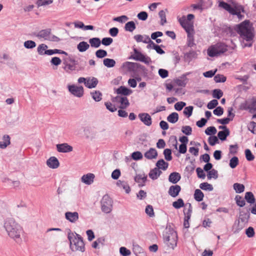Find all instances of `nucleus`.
<instances>
[{"mask_svg":"<svg viewBox=\"0 0 256 256\" xmlns=\"http://www.w3.org/2000/svg\"><path fill=\"white\" fill-rule=\"evenodd\" d=\"M250 218V214L248 212H246L243 210H240L238 220H236L234 226H236V232H238L243 228V226L240 224V221L244 224L247 223Z\"/></svg>","mask_w":256,"mask_h":256,"instance_id":"8","label":"nucleus"},{"mask_svg":"<svg viewBox=\"0 0 256 256\" xmlns=\"http://www.w3.org/2000/svg\"><path fill=\"white\" fill-rule=\"evenodd\" d=\"M66 218L71 222H75L78 219V212H68L65 213Z\"/></svg>","mask_w":256,"mask_h":256,"instance_id":"21","label":"nucleus"},{"mask_svg":"<svg viewBox=\"0 0 256 256\" xmlns=\"http://www.w3.org/2000/svg\"><path fill=\"white\" fill-rule=\"evenodd\" d=\"M216 129L214 126L207 128L204 131L205 134L208 136L214 135L216 133Z\"/></svg>","mask_w":256,"mask_h":256,"instance_id":"58","label":"nucleus"},{"mask_svg":"<svg viewBox=\"0 0 256 256\" xmlns=\"http://www.w3.org/2000/svg\"><path fill=\"white\" fill-rule=\"evenodd\" d=\"M204 197V193L199 189H196L194 191V198L197 202H202Z\"/></svg>","mask_w":256,"mask_h":256,"instance_id":"40","label":"nucleus"},{"mask_svg":"<svg viewBox=\"0 0 256 256\" xmlns=\"http://www.w3.org/2000/svg\"><path fill=\"white\" fill-rule=\"evenodd\" d=\"M115 92L118 94L127 96L130 95L132 92V91L125 86H120L116 90Z\"/></svg>","mask_w":256,"mask_h":256,"instance_id":"22","label":"nucleus"},{"mask_svg":"<svg viewBox=\"0 0 256 256\" xmlns=\"http://www.w3.org/2000/svg\"><path fill=\"white\" fill-rule=\"evenodd\" d=\"M190 73V72H189L184 74L180 76V78L177 79L176 80V84L178 86L184 87L186 86L188 80L186 78V76L189 75Z\"/></svg>","mask_w":256,"mask_h":256,"instance_id":"24","label":"nucleus"},{"mask_svg":"<svg viewBox=\"0 0 256 256\" xmlns=\"http://www.w3.org/2000/svg\"><path fill=\"white\" fill-rule=\"evenodd\" d=\"M162 173V172L158 168H155L150 170L148 176L152 180H156L158 178Z\"/></svg>","mask_w":256,"mask_h":256,"instance_id":"25","label":"nucleus"},{"mask_svg":"<svg viewBox=\"0 0 256 256\" xmlns=\"http://www.w3.org/2000/svg\"><path fill=\"white\" fill-rule=\"evenodd\" d=\"M181 190V187L178 184L171 186L168 190V194L172 198L176 197Z\"/></svg>","mask_w":256,"mask_h":256,"instance_id":"14","label":"nucleus"},{"mask_svg":"<svg viewBox=\"0 0 256 256\" xmlns=\"http://www.w3.org/2000/svg\"><path fill=\"white\" fill-rule=\"evenodd\" d=\"M244 109L245 110H248L250 113H254L256 112V99L252 101V102L249 104H246L244 107Z\"/></svg>","mask_w":256,"mask_h":256,"instance_id":"30","label":"nucleus"},{"mask_svg":"<svg viewBox=\"0 0 256 256\" xmlns=\"http://www.w3.org/2000/svg\"><path fill=\"white\" fill-rule=\"evenodd\" d=\"M233 188L236 193L240 194L244 191L245 186L243 184L234 183L233 184Z\"/></svg>","mask_w":256,"mask_h":256,"instance_id":"42","label":"nucleus"},{"mask_svg":"<svg viewBox=\"0 0 256 256\" xmlns=\"http://www.w3.org/2000/svg\"><path fill=\"white\" fill-rule=\"evenodd\" d=\"M244 200L245 201L250 204H254L256 202L254 194L251 192H248L245 193Z\"/></svg>","mask_w":256,"mask_h":256,"instance_id":"29","label":"nucleus"},{"mask_svg":"<svg viewBox=\"0 0 256 256\" xmlns=\"http://www.w3.org/2000/svg\"><path fill=\"white\" fill-rule=\"evenodd\" d=\"M51 32V28H48L40 30L36 36L38 38H42L45 40L56 42L60 41V38L52 34Z\"/></svg>","mask_w":256,"mask_h":256,"instance_id":"6","label":"nucleus"},{"mask_svg":"<svg viewBox=\"0 0 256 256\" xmlns=\"http://www.w3.org/2000/svg\"><path fill=\"white\" fill-rule=\"evenodd\" d=\"M222 32L230 36H234L236 35L235 27L226 26L223 28Z\"/></svg>","mask_w":256,"mask_h":256,"instance_id":"31","label":"nucleus"},{"mask_svg":"<svg viewBox=\"0 0 256 256\" xmlns=\"http://www.w3.org/2000/svg\"><path fill=\"white\" fill-rule=\"evenodd\" d=\"M89 43L92 47L98 48L101 44V40L98 38H92L89 40Z\"/></svg>","mask_w":256,"mask_h":256,"instance_id":"37","label":"nucleus"},{"mask_svg":"<svg viewBox=\"0 0 256 256\" xmlns=\"http://www.w3.org/2000/svg\"><path fill=\"white\" fill-rule=\"evenodd\" d=\"M158 156V152L154 148H150L144 154V156L148 160L156 158Z\"/></svg>","mask_w":256,"mask_h":256,"instance_id":"18","label":"nucleus"},{"mask_svg":"<svg viewBox=\"0 0 256 256\" xmlns=\"http://www.w3.org/2000/svg\"><path fill=\"white\" fill-rule=\"evenodd\" d=\"M113 200L108 194L104 195L100 200L102 211L106 214L110 213L112 210Z\"/></svg>","mask_w":256,"mask_h":256,"instance_id":"5","label":"nucleus"},{"mask_svg":"<svg viewBox=\"0 0 256 256\" xmlns=\"http://www.w3.org/2000/svg\"><path fill=\"white\" fill-rule=\"evenodd\" d=\"M235 30L236 33L238 34L242 38L248 42L252 40L254 36L250 28L248 20H245L240 24L236 25Z\"/></svg>","mask_w":256,"mask_h":256,"instance_id":"4","label":"nucleus"},{"mask_svg":"<svg viewBox=\"0 0 256 256\" xmlns=\"http://www.w3.org/2000/svg\"><path fill=\"white\" fill-rule=\"evenodd\" d=\"M132 250L136 256H145L143 248L137 244H133Z\"/></svg>","mask_w":256,"mask_h":256,"instance_id":"27","label":"nucleus"},{"mask_svg":"<svg viewBox=\"0 0 256 256\" xmlns=\"http://www.w3.org/2000/svg\"><path fill=\"white\" fill-rule=\"evenodd\" d=\"M68 238L70 241V248L72 251L83 252L85 250L84 244L81 236L68 230Z\"/></svg>","mask_w":256,"mask_h":256,"instance_id":"2","label":"nucleus"},{"mask_svg":"<svg viewBox=\"0 0 256 256\" xmlns=\"http://www.w3.org/2000/svg\"><path fill=\"white\" fill-rule=\"evenodd\" d=\"M90 94L96 102H100L102 99V94L99 90L91 92Z\"/></svg>","mask_w":256,"mask_h":256,"instance_id":"48","label":"nucleus"},{"mask_svg":"<svg viewBox=\"0 0 256 256\" xmlns=\"http://www.w3.org/2000/svg\"><path fill=\"white\" fill-rule=\"evenodd\" d=\"M207 177L208 180H210L212 178L216 179L218 178V171L214 169H212L211 170L208 172Z\"/></svg>","mask_w":256,"mask_h":256,"instance_id":"61","label":"nucleus"},{"mask_svg":"<svg viewBox=\"0 0 256 256\" xmlns=\"http://www.w3.org/2000/svg\"><path fill=\"white\" fill-rule=\"evenodd\" d=\"M131 158L134 160H139L142 158L143 156L140 152L136 151L131 154Z\"/></svg>","mask_w":256,"mask_h":256,"instance_id":"53","label":"nucleus"},{"mask_svg":"<svg viewBox=\"0 0 256 256\" xmlns=\"http://www.w3.org/2000/svg\"><path fill=\"white\" fill-rule=\"evenodd\" d=\"M214 80L216 82H224L226 80V78L224 75L218 74L214 76Z\"/></svg>","mask_w":256,"mask_h":256,"instance_id":"59","label":"nucleus"},{"mask_svg":"<svg viewBox=\"0 0 256 256\" xmlns=\"http://www.w3.org/2000/svg\"><path fill=\"white\" fill-rule=\"evenodd\" d=\"M230 130H224L219 131L218 133L217 137L222 141H224L226 140V138L230 135Z\"/></svg>","mask_w":256,"mask_h":256,"instance_id":"33","label":"nucleus"},{"mask_svg":"<svg viewBox=\"0 0 256 256\" xmlns=\"http://www.w3.org/2000/svg\"><path fill=\"white\" fill-rule=\"evenodd\" d=\"M244 154L248 161L250 162L254 159V156L250 149H246L244 151Z\"/></svg>","mask_w":256,"mask_h":256,"instance_id":"60","label":"nucleus"},{"mask_svg":"<svg viewBox=\"0 0 256 256\" xmlns=\"http://www.w3.org/2000/svg\"><path fill=\"white\" fill-rule=\"evenodd\" d=\"M141 122L146 126H150L152 124V119L150 115L148 113H140L138 115Z\"/></svg>","mask_w":256,"mask_h":256,"instance_id":"13","label":"nucleus"},{"mask_svg":"<svg viewBox=\"0 0 256 256\" xmlns=\"http://www.w3.org/2000/svg\"><path fill=\"white\" fill-rule=\"evenodd\" d=\"M140 65L139 63L126 62L122 64V68H126L129 72L136 74L138 72Z\"/></svg>","mask_w":256,"mask_h":256,"instance_id":"10","label":"nucleus"},{"mask_svg":"<svg viewBox=\"0 0 256 256\" xmlns=\"http://www.w3.org/2000/svg\"><path fill=\"white\" fill-rule=\"evenodd\" d=\"M248 130L253 134H256V122H250L248 126Z\"/></svg>","mask_w":256,"mask_h":256,"instance_id":"64","label":"nucleus"},{"mask_svg":"<svg viewBox=\"0 0 256 256\" xmlns=\"http://www.w3.org/2000/svg\"><path fill=\"white\" fill-rule=\"evenodd\" d=\"M47 166L52 169L58 168L60 166L58 159L55 156H51L46 160Z\"/></svg>","mask_w":256,"mask_h":256,"instance_id":"16","label":"nucleus"},{"mask_svg":"<svg viewBox=\"0 0 256 256\" xmlns=\"http://www.w3.org/2000/svg\"><path fill=\"white\" fill-rule=\"evenodd\" d=\"M56 150L58 152L68 153L72 151L73 148L68 143L58 144L56 145Z\"/></svg>","mask_w":256,"mask_h":256,"instance_id":"12","label":"nucleus"},{"mask_svg":"<svg viewBox=\"0 0 256 256\" xmlns=\"http://www.w3.org/2000/svg\"><path fill=\"white\" fill-rule=\"evenodd\" d=\"M194 32H192V34H188L187 35V42L186 44L188 46L192 48L194 46H196V44L194 42Z\"/></svg>","mask_w":256,"mask_h":256,"instance_id":"47","label":"nucleus"},{"mask_svg":"<svg viewBox=\"0 0 256 256\" xmlns=\"http://www.w3.org/2000/svg\"><path fill=\"white\" fill-rule=\"evenodd\" d=\"M124 28L126 31L132 32L136 28V26L134 21H130L125 24Z\"/></svg>","mask_w":256,"mask_h":256,"instance_id":"38","label":"nucleus"},{"mask_svg":"<svg viewBox=\"0 0 256 256\" xmlns=\"http://www.w3.org/2000/svg\"><path fill=\"white\" fill-rule=\"evenodd\" d=\"M156 166L158 170L162 169L165 170L168 168V164L163 159H160L156 162Z\"/></svg>","mask_w":256,"mask_h":256,"instance_id":"34","label":"nucleus"},{"mask_svg":"<svg viewBox=\"0 0 256 256\" xmlns=\"http://www.w3.org/2000/svg\"><path fill=\"white\" fill-rule=\"evenodd\" d=\"M142 74V76L146 80L150 79V78L148 76V70L143 65H140L138 72Z\"/></svg>","mask_w":256,"mask_h":256,"instance_id":"43","label":"nucleus"},{"mask_svg":"<svg viewBox=\"0 0 256 256\" xmlns=\"http://www.w3.org/2000/svg\"><path fill=\"white\" fill-rule=\"evenodd\" d=\"M119 102L120 103V108L121 109H124L130 106V102L126 96H122Z\"/></svg>","mask_w":256,"mask_h":256,"instance_id":"44","label":"nucleus"},{"mask_svg":"<svg viewBox=\"0 0 256 256\" xmlns=\"http://www.w3.org/2000/svg\"><path fill=\"white\" fill-rule=\"evenodd\" d=\"M116 185L118 187L122 188L126 194H129L130 192V188L127 182L119 180L117 181Z\"/></svg>","mask_w":256,"mask_h":256,"instance_id":"28","label":"nucleus"},{"mask_svg":"<svg viewBox=\"0 0 256 256\" xmlns=\"http://www.w3.org/2000/svg\"><path fill=\"white\" fill-rule=\"evenodd\" d=\"M68 91L74 96L80 98L84 94L82 86H76L75 84L68 85Z\"/></svg>","mask_w":256,"mask_h":256,"instance_id":"11","label":"nucleus"},{"mask_svg":"<svg viewBox=\"0 0 256 256\" xmlns=\"http://www.w3.org/2000/svg\"><path fill=\"white\" fill-rule=\"evenodd\" d=\"M200 188L202 190L208 191H212L214 190L212 186L206 182L201 183L200 184Z\"/></svg>","mask_w":256,"mask_h":256,"instance_id":"50","label":"nucleus"},{"mask_svg":"<svg viewBox=\"0 0 256 256\" xmlns=\"http://www.w3.org/2000/svg\"><path fill=\"white\" fill-rule=\"evenodd\" d=\"M181 130L183 134L186 136H190L192 133V128L189 126H182Z\"/></svg>","mask_w":256,"mask_h":256,"instance_id":"62","label":"nucleus"},{"mask_svg":"<svg viewBox=\"0 0 256 256\" xmlns=\"http://www.w3.org/2000/svg\"><path fill=\"white\" fill-rule=\"evenodd\" d=\"M172 206L176 209H180L184 206V203L182 198H179L176 201L172 202Z\"/></svg>","mask_w":256,"mask_h":256,"instance_id":"46","label":"nucleus"},{"mask_svg":"<svg viewBox=\"0 0 256 256\" xmlns=\"http://www.w3.org/2000/svg\"><path fill=\"white\" fill-rule=\"evenodd\" d=\"M24 46L26 48L32 49L36 46V43L32 40H28L24 42Z\"/></svg>","mask_w":256,"mask_h":256,"instance_id":"54","label":"nucleus"},{"mask_svg":"<svg viewBox=\"0 0 256 256\" xmlns=\"http://www.w3.org/2000/svg\"><path fill=\"white\" fill-rule=\"evenodd\" d=\"M165 159L168 161H170L172 160V150L170 148H166L164 150L163 152Z\"/></svg>","mask_w":256,"mask_h":256,"instance_id":"63","label":"nucleus"},{"mask_svg":"<svg viewBox=\"0 0 256 256\" xmlns=\"http://www.w3.org/2000/svg\"><path fill=\"white\" fill-rule=\"evenodd\" d=\"M178 120V114L177 112H173L167 117V120L172 124L176 122Z\"/></svg>","mask_w":256,"mask_h":256,"instance_id":"36","label":"nucleus"},{"mask_svg":"<svg viewBox=\"0 0 256 256\" xmlns=\"http://www.w3.org/2000/svg\"><path fill=\"white\" fill-rule=\"evenodd\" d=\"M133 50L134 54L129 56L128 59H132L136 61H139L146 64H149L150 63L152 62V60L150 57L142 54L136 48H134Z\"/></svg>","mask_w":256,"mask_h":256,"instance_id":"7","label":"nucleus"},{"mask_svg":"<svg viewBox=\"0 0 256 256\" xmlns=\"http://www.w3.org/2000/svg\"><path fill=\"white\" fill-rule=\"evenodd\" d=\"M145 212L150 218H152L154 216V208L151 205L148 204L146 206Z\"/></svg>","mask_w":256,"mask_h":256,"instance_id":"56","label":"nucleus"},{"mask_svg":"<svg viewBox=\"0 0 256 256\" xmlns=\"http://www.w3.org/2000/svg\"><path fill=\"white\" fill-rule=\"evenodd\" d=\"M234 200L237 206L240 207H244L246 204L244 198L243 199L242 197L240 195H236L234 198Z\"/></svg>","mask_w":256,"mask_h":256,"instance_id":"45","label":"nucleus"},{"mask_svg":"<svg viewBox=\"0 0 256 256\" xmlns=\"http://www.w3.org/2000/svg\"><path fill=\"white\" fill-rule=\"evenodd\" d=\"M65 66L63 67V68L65 70V71L68 72V73H69L70 74L72 72V71H74V70H76V71H80V70H84V66H78V68H76L74 66H73L72 64H65L64 62V63Z\"/></svg>","mask_w":256,"mask_h":256,"instance_id":"19","label":"nucleus"},{"mask_svg":"<svg viewBox=\"0 0 256 256\" xmlns=\"http://www.w3.org/2000/svg\"><path fill=\"white\" fill-rule=\"evenodd\" d=\"M207 52L208 56L210 57H214L220 56V53H218L215 46L208 48Z\"/></svg>","mask_w":256,"mask_h":256,"instance_id":"41","label":"nucleus"},{"mask_svg":"<svg viewBox=\"0 0 256 256\" xmlns=\"http://www.w3.org/2000/svg\"><path fill=\"white\" fill-rule=\"evenodd\" d=\"M48 46L44 44H40L37 48V52L40 55L42 56L46 54L44 52L46 50Z\"/></svg>","mask_w":256,"mask_h":256,"instance_id":"49","label":"nucleus"},{"mask_svg":"<svg viewBox=\"0 0 256 256\" xmlns=\"http://www.w3.org/2000/svg\"><path fill=\"white\" fill-rule=\"evenodd\" d=\"M94 177L95 176L94 174L88 173L83 175L81 178V180L83 183L90 185L94 182Z\"/></svg>","mask_w":256,"mask_h":256,"instance_id":"17","label":"nucleus"},{"mask_svg":"<svg viewBox=\"0 0 256 256\" xmlns=\"http://www.w3.org/2000/svg\"><path fill=\"white\" fill-rule=\"evenodd\" d=\"M4 227L10 238L16 240L20 239V236L22 232V228L16 222L14 218H6L4 223Z\"/></svg>","mask_w":256,"mask_h":256,"instance_id":"1","label":"nucleus"},{"mask_svg":"<svg viewBox=\"0 0 256 256\" xmlns=\"http://www.w3.org/2000/svg\"><path fill=\"white\" fill-rule=\"evenodd\" d=\"M178 22L180 26L184 28L187 33V35L188 34H192L191 32H194V26L193 22H189L186 20L185 16H182L181 18H180Z\"/></svg>","mask_w":256,"mask_h":256,"instance_id":"9","label":"nucleus"},{"mask_svg":"<svg viewBox=\"0 0 256 256\" xmlns=\"http://www.w3.org/2000/svg\"><path fill=\"white\" fill-rule=\"evenodd\" d=\"M194 107L192 106L185 107L183 114L187 118H189L192 115Z\"/></svg>","mask_w":256,"mask_h":256,"instance_id":"57","label":"nucleus"},{"mask_svg":"<svg viewBox=\"0 0 256 256\" xmlns=\"http://www.w3.org/2000/svg\"><path fill=\"white\" fill-rule=\"evenodd\" d=\"M96 56L98 58H104L108 56V52L106 50L99 49L96 52Z\"/></svg>","mask_w":256,"mask_h":256,"instance_id":"52","label":"nucleus"},{"mask_svg":"<svg viewBox=\"0 0 256 256\" xmlns=\"http://www.w3.org/2000/svg\"><path fill=\"white\" fill-rule=\"evenodd\" d=\"M212 95L213 98L220 99L223 96V92L220 89H214L212 91Z\"/></svg>","mask_w":256,"mask_h":256,"instance_id":"55","label":"nucleus"},{"mask_svg":"<svg viewBox=\"0 0 256 256\" xmlns=\"http://www.w3.org/2000/svg\"><path fill=\"white\" fill-rule=\"evenodd\" d=\"M163 238L164 244L170 248L174 249L177 246L178 234L176 231L168 224L163 233Z\"/></svg>","mask_w":256,"mask_h":256,"instance_id":"3","label":"nucleus"},{"mask_svg":"<svg viewBox=\"0 0 256 256\" xmlns=\"http://www.w3.org/2000/svg\"><path fill=\"white\" fill-rule=\"evenodd\" d=\"M239 160L237 156H234L230 160L229 166L232 168H234L238 164Z\"/></svg>","mask_w":256,"mask_h":256,"instance_id":"51","label":"nucleus"},{"mask_svg":"<svg viewBox=\"0 0 256 256\" xmlns=\"http://www.w3.org/2000/svg\"><path fill=\"white\" fill-rule=\"evenodd\" d=\"M103 64L105 66L111 68L115 66L116 62L114 59L106 58L103 60Z\"/></svg>","mask_w":256,"mask_h":256,"instance_id":"39","label":"nucleus"},{"mask_svg":"<svg viewBox=\"0 0 256 256\" xmlns=\"http://www.w3.org/2000/svg\"><path fill=\"white\" fill-rule=\"evenodd\" d=\"M10 138L8 135L5 134L2 136V142H0V148H6L10 144Z\"/></svg>","mask_w":256,"mask_h":256,"instance_id":"26","label":"nucleus"},{"mask_svg":"<svg viewBox=\"0 0 256 256\" xmlns=\"http://www.w3.org/2000/svg\"><path fill=\"white\" fill-rule=\"evenodd\" d=\"M98 80L95 77H89L87 78L86 82H85V86L88 88H94L96 86Z\"/></svg>","mask_w":256,"mask_h":256,"instance_id":"20","label":"nucleus"},{"mask_svg":"<svg viewBox=\"0 0 256 256\" xmlns=\"http://www.w3.org/2000/svg\"><path fill=\"white\" fill-rule=\"evenodd\" d=\"M198 54L196 51L192 50L184 54V58L185 62L189 63L192 60L196 59L198 57Z\"/></svg>","mask_w":256,"mask_h":256,"instance_id":"15","label":"nucleus"},{"mask_svg":"<svg viewBox=\"0 0 256 256\" xmlns=\"http://www.w3.org/2000/svg\"><path fill=\"white\" fill-rule=\"evenodd\" d=\"M220 55L224 54L228 50V46L223 42H218L215 45Z\"/></svg>","mask_w":256,"mask_h":256,"instance_id":"32","label":"nucleus"},{"mask_svg":"<svg viewBox=\"0 0 256 256\" xmlns=\"http://www.w3.org/2000/svg\"><path fill=\"white\" fill-rule=\"evenodd\" d=\"M90 48V45L86 42L82 41L77 45V49L80 52H86Z\"/></svg>","mask_w":256,"mask_h":256,"instance_id":"35","label":"nucleus"},{"mask_svg":"<svg viewBox=\"0 0 256 256\" xmlns=\"http://www.w3.org/2000/svg\"><path fill=\"white\" fill-rule=\"evenodd\" d=\"M180 178L181 176L178 172H172L168 176V181L173 184H176Z\"/></svg>","mask_w":256,"mask_h":256,"instance_id":"23","label":"nucleus"}]
</instances>
